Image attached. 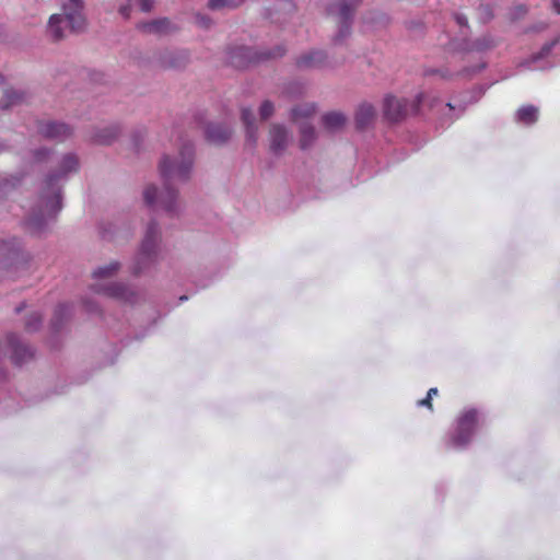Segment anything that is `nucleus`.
I'll return each instance as SVG.
<instances>
[{
	"mask_svg": "<svg viewBox=\"0 0 560 560\" xmlns=\"http://www.w3.org/2000/svg\"><path fill=\"white\" fill-rule=\"evenodd\" d=\"M180 162L171 161L164 156L160 163V173L164 180V190L158 196V189L151 185L143 191L144 201L150 207L159 206L170 214L176 213L177 192L171 187L174 182H185L189 178L192 167L194 149L190 143H184L180 152Z\"/></svg>",
	"mask_w": 560,
	"mask_h": 560,
	"instance_id": "nucleus-1",
	"label": "nucleus"
},
{
	"mask_svg": "<svg viewBox=\"0 0 560 560\" xmlns=\"http://www.w3.org/2000/svg\"><path fill=\"white\" fill-rule=\"evenodd\" d=\"M78 167L79 161L77 156L73 154H67L61 161L60 173L47 176L45 179L43 195L40 196L43 208L39 210L38 214L27 220V224L31 229L34 231L39 230L46 217L54 218L61 210V195L57 183L68 173L75 172Z\"/></svg>",
	"mask_w": 560,
	"mask_h": 560,
	"instance_id": "nucleus-2",
	"label": "nucleus"
},
{
	"mask_svg": "<svg viewBox=\"0 0 560 560\" xmlns=\"http://www.w3.org/2000/svg\"><path fill=\"white\" fill-rule=\"evenodd\" d=\"M62 2V14H52L48 22V31L55 40L63 38L60 26L66 23L72 32H81L85 26V19L82 14V0H66Z\"/></svg>",
	"mask_w": 560,
	"mask_h": 560,
	"instance_id": "nucleus-3",
	"label": "nucleus"
},
{
	"mask_svg": "<svg viewBox=\"0 0 560 560\" xmlns=\"http://www.w3.org/2000/svg\"><path fill=\"white\" fill-rule=\"evenodd\" d=\"M425 98V93L421 92L417 94L411 104H409L404 97L398 98L388 94L384 97L383 102L384 117L392 122H397L405 119L409 114H419Z\"/></svg>",
	"mask_w": 560,
	"mask_h": 560,
	"instance_id": "nucleus-4",
	"label": "nucleus"
},
{
	"mask_svg": "<svg viewBox=\"0 0 560 560\" xmlns=\"http://www.w3.org/2000/svg\"><path fill=\"white\" fill-rule=\"evenodd\" d=\"M479 423V412L475 408L463 410L456 420V428L451 435L450 445L455 448L465 447Z\"/></svg>",
	"mask_w": 560,
	"mask_h": 560,
	"instance_id": "nucleus-5",
	"label": "nucleus"
},
{
	"mask_svg": "<svg viewBox=\"0 0 560 560\" xmlns=\"http://www.w3.org/2000/svg\"><path fill=\"white\" fill-rule=\"evenodd\" d=\"M284 54L282 47H277L272 52L262 51L257 52L249 47L240 46L230 51V62L235 68H245L250 63L267 60L270 58L281 57Z\"/></svg>",
	"mask_w": 560,
	"mask_h": 560,
	"instance_id": "nucleus-6",
	"label": "nucleus"
},
{
	"mask_svg": "<svg viewBox=\"0 0 560 560\" xmlns=\"http://www.w3.org/2000/svg\"><path fill=\"white\" fill-rule=\"evenodd\" d=\"M0 264L8 270L23 272L27 261L20 249L16 238L0 242Z\"/></svg>",
	"mask_w": 560,
	"mask_h": 560,
	"instance_id": "nucleus-7",
	"label": "nucleus"
},
{
	"mask_svg": "<svg viewBox=\"0 0 560 560\" xmlns=\"http://www.w3.org/2000/svg\"><path fill=\"white\" fill-rule=\"evenodd\" d=\"M361 0H355V3H349L348 1H341L334 3L328 9L329 15H336L339 19V32L335 37V43H341L350 34V23L353 16L355 5Z\"/></svg>",
	"mask_w": 560,
	"mask_h": 560,
	"instance_id": "nucleus-8",
	"label": "nucleus"
},
{
	"mask_svg": "<svg viewBox=\"0 0 560 560\" xmlns=\"http://www.w3.org/2000/svg\"><path fill=\"white\" fill-rule=\"evenodd\" d=\"M159 238L160 233L158 226L154 222H152L149 224L144 238L141 243L138 262L135 267V273H139L142 270L143 266L141 265H147L148 262L154 261L156 256V245Z\"/></svg>",
	"mask_w": 560,
	"mask_h": 560,
	"instance_id": "nucleus-9",
	"label": "nucleus"
},
{
	"mask_svg": "<svg viewBox=\"0 0 560 560\" xmlns=\"http://www.w3.org/2000/svg\"><path fill=\"white\" fill-rule=\"evenodd\" d=\"M38 132L47 139L61 141L71 135V129L66 124L48 120L38 122Z\"/></svg>",
	"mask_w": 560,
	"mask_h": 560,
	"instance_id": "nucleus-10",
	"label": "nucleus"
},
{
	"mask_svg": "<svg viewBox=\"0 0 560 560\" xmlns=\"http://www.w3.org/2000/svg\"><path fill=\"white\" fill-rule=\"evenodd\" d=\"M7 342L9 348L12 350L11 360L14 364L21 365L33 358V351L25 345L19 341V338L14 334L7 336Z\"/></svg>",
	"mask_w": 560,
	"mask_h": 560,
	"instance_id": "nucleus-11",
	"label": "nucleus"
},
{
	"mask_svg": "<svg viewBox=\"0 0 560 560\" xmlns=\"http://www.w3.org/2000/svg\"><path fill=\"white\" fill-rule=\"evenodd\" d=\"M97 293H103L109 298L121 300L125 302H132L135 293L121 283H112L109 285H95Z\"/></svg>",
	"mask_w": 560,
	"mask_h": 560,
	"instance_id": "nucleus-12",
	"label": "nucleus"
},
{
	"mask_svg": "<svg viewBox=\"0 0 560 560\" xmlns=\"http://www.w3.org/2000/svg\"><path fill=\"white\" fill-rule=\"evenodd\" d=\"M270 150L275 154H281L288 145L289 133L281 125H273L269 131Z\"/></svg>",
	"mask_w": 560,
	"mask_h": 560,
	"instance_id": "nucleus-13",
	"label": "nucleus"
},
{
	"mask_svg": "<svg viewBox=\"0 0 560 560\" xmlns=\"http://www.w3.org/2000/svg\"><path fill=\"white\" fill-rule=\"evenodd\" d=\"M232 135L230 127L220 124H211L206 129L207 139L215 144L225 142Z\"/></svg>",
	"mask_w": 560,
	"mask_h": 560,
	"instance_id": "nucleus-14",
	"label": "nucleus"
},
{
	"mask_svg": "<svg viewBox=\"0 0 560 560\" xmlns=\"http://www.w3.org/2000/svg\"><path fill=\"white\" fill-rule=\"evenodd\" d=\"M376 112L373 105L369 103H362L355 112V125L358 129H365L369 127L374 118Z\"/></svg>",
	"mask_w": 560,
	"mask_h": 560,
	"instance_id": "nucleus-15",
	"label": "nucleus"
},
{
	"mask_svg": "<svg viewBox=\"0 0 560 560\" xmlns=\"http://www.w3.org/2000/svg\"><path fill=\"white\" fill-rule=\"evenodd\" d=\"M326 55L322 50H314L306 55L301 56L296 65L300 68H315L324 65Z\"/></svg>",
	"mask_w": 560,
	"mask_h": 560,
	"instance_id": "nucleus-16",
	"label": "nucleus"
},
{
	"mask_svg": "<svg viewBox=\"0 0 560 560\" xmlns=\"http://www.w3.org/2000/svg\"><path fill=\"white\" fill-rule=\"evenodd\" d=\"M347 121V117L340 112H330L322 117L323 126L328 131L341 129Z\"/></svg>",
	"mask_w": 560,
	"mask_h": 560,
	"instance_id": "nucleus-17",
	"label": "nucleus"
},
{
	"mask_svg": "<svg viewBox=\"0 0 560 560\" xmlns=\"http://www.w3.org/2000/svg\"><path fill=\"white\" fill-rule=\"evenodd\" d=\"M516 121L523 125H533L538 119V108L534 105H524L516 112Z\"/></svg>",
	"mask_w": 560,
	"mask_h": 560,
	"instance_id": "nucleus-18",
	"label": "nucleus"
},
{
	"mask_svg": "<svg viewBox=\"0 0 560 560\" xmlns=\"http://www.w3.org/2000/svg\"><path fill=\"white\" fill-rule=\"evenodd\" d=\"M317 107L314 103L299 105L291 110V119L300 122L302 119L310 118L316 114Z\"/></svg>",
	"mask_w": 560,
	"mask_h": 560,
	"instance_id": "nucleus-19",
	"label": "nucleus"
},
{
	"mask_svg": "<svg viewBox=\"0 0 560 560\" xmlns=\"http://www.w3.org/2000/svg\"><path fill=\"white\" fill-rule=\"evenodd\" d=\"M25 98L26 95L24 92L7 90L3 97L0 100V108L8 109L11 106L20 105L25 101Z\"/></svg>",
	"mask_w": 560,
	"mask_h": 560,
	"instance_id": "nucleus-20",
	"label": "nucleus"
},
{
	"mask_svg": "<svg viewBox=\"0 0 560 560\" xmlns=\"http://www.w3.org/2000/svg\"><path fill=\"white\" fill-rule=\"evenodd\" d=\"M300 148L302 150L308 149L316 140V132L313 126L308 124H301L300 126Z\"/></svg>",
	"mask_w": 560,
	"mask_h": 560,
	"instance_id": "nucleus-21",
	"label": "nucleus"
},
{
	"mask_svg": "<svg viewBox=\"0 0 560 560\" xmlns=\"http://www.w3.org/2000/svg\"><path fill=\"white\" fill-rule=\"evenodd\" d=\"M242 120H243L244 125L246 126V133H247L248 141H250L253 144H255L256 139H257V135H256L257 129L254 126V115L249 108H243Z\"/></svg>",
	"mask_w": 560,
	"mask_h": 560,
	"instance_id": "nucleus-22",
	"label": "nucleus"
},
{
	"mask_svg": "<svg viewBox=\"0 0 560 560\" xmlns=\"http://www.w3.org/2000/svg\"><path fill=\"white\" fill-rule=\"evenodd\" d=\"M170 25L171 22L167 19H161L148 23H142L141 25H139V27L145 33L160 34L166 32Z\"/></svg>",
	"mask_w": 560,
	"mask_h": 560,
	"instance_id": "nucleus-23",
	"label": "nucleus"
},
{
	"mask_svg": "<svg viewBox=\"0 0 560 560\" xmlns=\"http://www.w3.org/2000/svg\"><path fill=\"white\" fill-rule=\"evenodd\" d=\"M129 5H124L119 9L121 15L125 18L129 16V9L132 5H137L143 12H149L153 8L154 0H128Z\"/></svg>",
	"mask_w": 560,
	"mask_h": 560,
	"instance_id": "nucleus-24",
	"label": "nucleus"
},
{
	"mask_svg": "<svg viewBox=\"0 0 560 560\" xmlns=\"http://www.w3.org/2000/svg\"><path fill=\"white\" fill-rule=\"evenodd\" d=\"M119 269V262L112 261L105 267H101L93 272V277L96 279H107L113 277Z\"/></svg>",
	"mask_w": 560,
	"mask_h": 560,
	"instance_id": "nucleus-25",
	"label": "nucleus"
},
{
	"mask_svg": "<svg viewBox=\"0 0 560 560\" xmlns=\"http://www.w3.org/2000/svg\"><path fill=\"white\" fill-rule=\"evenodd\" d=\"M243 2L244 0H209L208 8L211 10L234 9Z\"/></svg>",
	"mask_w": 560,
	"mask_h": 560,
	"instance_id": "nucleus-26",
	"label": "nucleus"
},
{
	"mask_svg": "<svg viewBox=\"0 0 560 560\" xmlns=\"http://www.w3.org/2000/svg\"><path fill=\"white\" fill-rule=\"evenodd\" d=\"M117 135L118 130L116 127L106 128L95 136V142L100 144H109L114 139H116Z\"/></svg>",
	"mask_w": 560,
	"mask_h": 560,
	"instance_id": "nucleus-27",
	"label": "nucleus"
},
{
	"mask_svg": "<svg viewBox=\"0 0 560 560\" xmlns=\"http://www.w3.org/2000/svg\"><path fill=\"white\" fill-rule=\"evenodd\" d=\"M42 316L37 313H32L25 322V329L27 331H35L39 328Z\"/></svg>",
	"mask_w": 560,
	"mask_h": 560,
	"instance_id": "nucleus-28",
	"label": "nucleus"
},
{
	"mask_svg": "<svg viewBox=\"0 0 560 560\" xmlns=\"http://www.w3.org/2000/svg\"><path fill=\"white\" fill-rule=\"evenodd\" d=\"M70 313V306L67 304H60L55 310L54 325L58 326L61 323L63 316Z\"/></svg>",
	"mask_w": 560,
	"mask_h": 560,
	"instance_id": "nucleus-29",
	"label": "nucleus"
},
{
	"mask_svg": "<svg viewBox=\"0 0 560 560\" xmlns=\"http://www.w3.org/2000/svg\"><path fill=\"white\" fill-rule=\"evenodd\" d=\"M259 114L262 120L268 119L273 114V104L265 101L259 108Z\"/></svg>",
	"mask_w": 560,
	"mask_h": 560,
	"instance_id": "nucleus-30",
	"label": "nucleus"
},
{
	"mask_svg": "<svg viewBox=\"0 0 560 560\" xmlns=\"http://www.w3.org/2000/svg\"><path fill=\"white\" fill-rule=\"evenodd\" d=\"M425 75H440L442 77L443 79H453L454 78V74L451 73L447 69H430V70H427L424 72Z\"/></svg>",
	"mask_w": 560,
	"mask_h": 560,
	"instance_id": "nucleus-31",
	"label": "nucleus"
},
{
	"mask_svg": "<svg viewBox=\"0 0 560 560\" xmlns=\"http://www.w3.org/2000/svg\"><path fill=\"white\" fill-rule=\"evenodd\" d=\"M196 22L200 27L208 28L211 24V20L209 18H206L203 15H197Z\"/></svg>",
	"mask_w": 560,
	"mask_h": 560,
	"instance_id": "nucleus-32",
	"label": "nucleus"
},
{
	"mask_svg": "<svg viewBox=\"0 0 560 560\" xmlns=\"http://www.w3.org/2000/svg\"><path fill=\"white\" fill-rule=\"evenodd\" d=\"M417 405L419 407H427L430 411H433L432 398L427 395L425 398L420 399Z\"/></svg>",
	"mask_w": 560,
	"mask_h": 560,
	"instance_id": "nucleus-33",
	"label": "nucleus"
},
{
	"mask_svg": "<svg viewBox=\"0 0 560 560\" xmlns=\"http://www.w3.org/2000/svg\"><path fill=\"white\" fill-rule=\"evenodd\" d=\"M163 65H164V67H168V68H178L182 66V62H179L175 58H170L168 60H163Z\"/></svg>",
	"mask_w": 560,
	"mask_h": 560,
	"instance_id": "nucleus-34",
	"label": "nucleus"
},
{
	"mask_svg": "<svg viewBox=\"0 0 560 560\" xmlns=\"http://www.w3.org/2000/svg\"><path fill=\"white\" fill-rule=\"evenodd\" d=\"M557 42L558 40H553L549 44L544 45V47L541 48V56L549 54L552 47L557 44Z\"/></svg>",
	"mask_w": 560,
	"mask_h": 560,
	"instance_id": "nucleus-35",
	"label": "nucleus"
},
{
	"mask_svg": "<svg viewBox=\"0 0 560 560\" xmlns=\"http://www.w3.org/2000/svg\"><path fill=\"white\" fill-rule=\"evenodd\" d=\"M48 154L47 150L42 149L35 152V159L36 161H43L45 156Z\"/></svg>",
	"mask_w": 560,
	"mask_h": 560,
	"instance_id": "nucleus-36",
	"label": "nucleus"
},
{
	"mask_svg": "<svg viewBox=\"0 0 560 560\" xmlns=\"http://www.w3.org/2000/svg\"><path fill=\"white\" fill-rule=\"evenodd\" d=\"M455 19H456L457 24L460 25V26H466L467 23H468L466 16H464L462 14H456Z\"/></svg>",
	"mask_w": 560,
	"mask_h": 560,
	"instance_id": "nucleus-37",
	"label": "nucleus"
},
{
	"mask_svg": "<svg viewBox=\"0 0 560 560\" xmlns=\"http://www.w3.org/2000/svg\"><path fill=\"white\" fill-rule=\"evenodd\" d=\"M552 9L556 13L560 14V1L551 0Z\"/></svg>",
	"mask_w": 560,
	"mask_h": 560,
	"instance_id": "nucleus-38",
	"label": "nucleus"
},
{
	"mask_svg": "<svg viewBox=\"0 0 560 560\" xmlns=\"http://www.w3.org/2000/svg\"><path fill=\"white\" fill-rule=\"evenodd\" d=\"M439 394V390L436 387H432L428 390L427 395L433 399V396H436Z\"/></svg>",
	"mask_w": 560,
	"mask_h": 560,
	"instance_id": "nucleus-39",
	"label": "nucleus"
},
{
	"mask_svg": "<svg viewBox=\"0 0 560 560\" xmlns=\"http://www.w3.org/2000/svg\"><path fill=\"white\" fill-rule=\"evenodd\" d=\"M470 72H471V71H470L469 69H464V70H462L460 72H458V75H463V77H465V75H469V74H470Z\"/></svg>",
	"mask_w": 560,
	"mask_h": 560,
	"instance_id": "nucleus-40",
	"label": "nucleus"
},
{
	"mask_svg": "<svg viewBox=\"0 0 560 560\" xmlns=\"http://www.w3.org/2000/svg\"><path fill=\"white\" fill-rule=\"evenodd\" d=\"M435 101H436V98L433 97L432 101L430 102V107H433V104H434Z\"/></svg>",
	"mask_w": 560,
	"mask_h": 560,
	"instance_id": "nucleus-41",
	"label": "nucleus"
},
{
	"mask_svg": "<svg viewBox=\"0 0 560 560\" xmlns=\"http://www.w3.org/2000/svg\"><path fill=\"white\" fill-rule=\"evenodd\" d=\"M447 107H450L451 109H453V105L451 103H447Z\"/></svg>",
	"mask_w": 560,
	"mask_h": 560,
	"instance_id": "nucleus-42",
	"label": "nucleus"
},
{
	"mask_svg": "<svg viewBox=\"0 0 560 560\" xmlns=\"http://www.w3.org/2000/svg\"><path fill=\"white\" fill-rule=\"evenodd\" d=\"M3 82V77L0 74V84Z\"/></svg>",
	"mask_w": 560,
	"mask_h": 560,
	"instance_id": "nucleus-43",
	"label": "nucleus"
},
{
	"mask_svg": "<svg viewBox=\"0 0 560 560\" xmlns=\"http://www.w3.org/2000/svg\"><path fill=\"white\" fill-rule=\"evenodd\" d=\"M7 184H8V180H4V183L0 184V187H1V186H4V185H7Z\"/></svg>",
	"mask_w": 560,
	"mask_h": 560,
	"instance_id": "nucleus-44",
	"label": "nucleus"
},
{
	"mask_svg": "<svg viewBox=\"0 0 560 560\" xmlns=\"http://www.w3.org/2000/svg\"><path fill=\"white\" fill-rule=\"evenodd\" d=\"M22 308H23L22 306H19V307L16 308V312H21V311H22Z\"/></svg>",
	"mask_w": 560,
	"mask_h": 560,
	"instance_id": "nucleus-45",
	"label": "nucleus"
},
{
	"mask_svg": "<svg viewBox=\"0 0 560 560\" xmlns=\"http://www.w3.org/2000/svg\"><path fill=\"white\" fill-rule=\"evenodd\" d=\"M2 151V149L0 148V152Z\"/></svg>",
	"mask_w": 560,
	"mask_h": 560,
	"instance_id": "nucleus-46",
	"label": "nucleus"
}]
</instances>
